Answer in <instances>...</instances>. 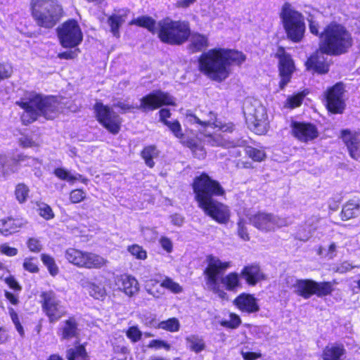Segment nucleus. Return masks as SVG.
I'll return each mask as SVG.
<instances>
[{"instance_id":"obj_16","label":"nucleus","mask_w":360,"mask_h":360,"mask_svg":"<svg viewBox=\"0 0 360 360\" xmlns=\"http://www.w3.org/2000/svg\"><path fill=\"white\" fill-rule=\"evenodd\" d=\"M97 120L110 133L116 134L120 130L121 118L108 105L97 102L94 105Z\"/></svg>"},{"instance_id":"obj_37","label":"nucleus","mask_w":360,"mask_h":360,"mask_svg":"<svg viewBox=\"0 0 360 360\" xmlns=\"http://www.w3.org/2000/svg\"><path fill=\"white\" fill-rule=\"evenodd\" d=\"M145 289L146 292L155 298H160L165 294V290L162 285V282L155 279H150L146 281Z\"/></svg>"},{"instance_id":"obj_41","label":"nucleus","mask_w":360,"mask_h":360,"mask_svg":"<svg viewBox=\"0 0 360 360\" xmlns=\"http://www.w3.org/2000/svg\"><path fill=\"white\" fill-rule=\"evenodd\" d=\"M54 174L61 180H65L68 182H74L76 180H79L82 176L79 174L75 175L72 174L69 171L63 168H57L54 170Z\"/></svg>"},{"instance_id":"obj_12","label":"nucleus","mask_w":360,"mask_h":360,"mask_svg":"<svg viewBox=\"0 0 360 360\" xmlns=\"http://www.w3.org/2000/svg\"><path fill=\"white\" fill-rule=\"evenodd\" d=\"M244 114L251 130L257 134H264L269 128L266 108L258 101L248 104L244 108Z\"/></svg>"},{"instance_id":"obj_31","label":"nucleus","mask_w":360,"mask_h":360,"mask_svg":"<svg viewBox=\"0 0 360 360\" xmlns=\"http://www.w3.org/2000/svg\"><path fill=\"white\" fill-rule=\"evenodd\" d=\"M81 285L86 288L89 294L95 299L102 300L106 295V290L101 283H96L89 281H82Z\"/></svg>"},{"instance_id":"obj_2","label":"nucleus","mask_w":360,"mask_h":360,"mask_svg":"<svg viewBox=\"0 0 360 360\" xmlns=\"http://www.w3.org/2000/svg\"><path fill=\"white\" fill-rule=\"evenodd\" d=\"M16 104L24 110L21 119L25 124L35 121L39 115L47 120L54 119L63 108L55 97L34 94H30L27 99L16 102Z\"/></svg>"},{"instance_id":"obj_4","label":"nucleus","mask_w":360,"mask_h":360,"mask_svg":"<svg viewBox=\"0 0 360 360\" xmlns=\"http://www.w3.org/2000/svg\"><path fill=\"white\" fill-rule=\"evenodd\" d=\"M209 117L207 119H200L193 115H188L186 117L188 122L191 123H197L202 125L204 127H211L216 131L214 134L207 131L205 134V136L207 139V141L212 146H223L225 148H232L236 146H243L244 141L242 140H238L237 141H229L225 140L218 131H232L233 125L231 124H222L216 119V116L212 112H209Z\"/></svg>"},{"instance_id":"obj_49","label":"nucleus","mask_w":360,"mask_h":360,"mask_svg":"<svg viewBox=\"0 0 360 360\" xmlns=\"http://www.w3.org/2000/svg\"><path fill=\"white\" fill-rule=\"evenodd\" d=\"M143 333L137 326H130L126 331V336L131 342L141 340Z\"/></svg>"},{"instance_id":"obj_23","label":"nucleus","mask_w":360,"mask_h":360,"mask_svg":"<svg viewBox=\"0 0 360 360\" xmlns=\"http://www.w3.org/2000/svg\"><path fill=\"white\" fill-rule=\"evenodd\" d=\"M116 285L127 295L131 297L139 290V284L135 277L129 274H122L117 277Z\"/></svg>"},{"instance_id":"obj_38","label":"nucleus","mask_w":360,"mask_h":360,"mask_svg":"<svg viewBox=\"0 0 360 360\" xmlns=\"http://www.w3.org/2000/svg\"><path fill=\"white\" fill-rule=\"evenodd\" d=\"M14 172L13 166L9 160L8 155L0 154V179H6Z\"/></svg>"},{"instance_id":"obj_22","label":"nucleus","mask_w":360,"mask_h":360,"mask_svg":"<svg viewBox=\"0 0 360 360\" xmlns=\"http://www.w3.org/2000/svg\"><path fill=\"white\" fill-rule=\"evenodd\" d=\"M292 132L298 140L302 142L311 141L319 135L316 127L310 123L293 122Z\"/></svg>"},{"instance_id":"obj_6","label":"nucleus","mask_w":360,"mask_h":360,"mask_svg":"<svg viewBox=\"0 0 360 360\" xmlns=\"http://www.w3.org/2000/svg\"><path fill=\"white\" fill-rule=\"evenodd\" d=\"M32 15L39 26L51 28L63 15L61 5L57 0H32Z\"/></svg>"},{"instance_id":"obj_47","label":"nucleus","mask_w":360,"mask_h":360,"mask_svg":"<svg viewBox=\"0 0 360 360\" xmlns=\"http://www.w3.org/2000/svg\"><path fill=\"white\" fill-rule=\"evenodd\" d=\"M163 290L167 289L174 294L181 293L183 292V288L176 282L174 281L172 278L167 277L162 282Z\"/></svg>"},{"instance_id":"obj_26","label":"nucleus","mask_w":360,"mask_h":360,"mask_svg":"<svg viewBox=\"0 0 360 360\" xmlns=\"http://www.w3.org/2000/svg\"><path fill=\"white\" fill-rule=\"evenodd\" d=\"M26 224L27 221L22 217L3 218L0 219V232L4 236H8L18 231Z\"/></svg>"},{"instance_id":"obj_19","label":"nucleus","mask_w":360,"mask_h":360,"mask_svg":"<svg viewBox=\"0 0 360 360\" xmlns=\"http://www.w3.org/2000/svg\"><path fill=\"white\" fill-rule=\"evenodd\" d=\"M275 57L278 60V68L281 78L279 86L283 89L290 82L292 75L295 70V66L291 56L286 52L283 47L277 49Z\"/></svg>"},{"instance_id":"obj_15","label":"nucleus","mask_w":360,"mask_h":360,"mask_svg":"<svg viewBox=\"0 0 360 360\" xmlns=\"http://www.w3.org/2000/svg\"><path fill=\"white\" fill-rule=\"evenodd\" d=\"M41 297L42 310L49 318L50 323L58 321L65 314V307L53 291L42 292Z\"/></svg>"},{"instance_id":"obj_5","label":"nucleus","mask_w":360,"mask_h":360,"mask_svg":"<svg viewBox=\"0 0 360 360\" xmlns=\"http://www.w3.org/2000/svg\"><path fill=\"white\" fill-rule=\"evenodd\" d=\"M279 18L288 39L295 43L301 41L305 32L304 15L285 2L281 8Z\"/></svg>"},{"instance_id":"obj_11","label":"nucleus","mask_w":360,"mask_h":360,"mask_svg":"<svg viewBox=\"0 0 360 360\" xmlns=\"http://www.w3.org/2000/svg\"><path fill=\"white\" fill-rule=\"evenodd\" d=\"M208 264L205 270L206 276V284L208 288L214 294L217 295L221 299H227V293L221 288L219 283V274L221 271L231 267L230 262H222L219 259L212 255L207 258Z\"/></svg>"},{"instance_id":"obj_58","label":"nucleus","mask_w":360,"mask_h":360,"mask_svg":"<svg viewBox=\"0 0 360 360\" xmlns=\"http://www.w3.org/2000/svg\"><path fill=\"white\" fill-rule=\"evenodd\" d=\"M159 243L161 245L162 248L165 250L167 252H172L173 250V243L172 240L166 237L162 236L159 240Z\"/></svg>"},{"instance_id":"obj_28","label":"nucleus","mask_w":360,"mask_h":360,"mask_svg":"<svg viewBox=\"0 0 360 360\" xmlns=\"http://www.w3.org/2000/svg\"><path fill=\"white\" fill-rule=\"evenodd\" d=\"M240 275L250 285H255L258 282L265 278L264 273L257 264L245 266L242 269Z\"/></svg>"},{"instance_id":"obj_3","label":"nucleus","mask_w":360,"mask_h":360,"mask_svg":"<svg viewBox=\"0 0 360 360\" xmlns=\"http://www.w3.org/2000/svg\"><path fill=\"white\" fill-rule=\"evenodd\" d=\"M320 50L326 54L338 55L345 53L352 45V38L340 25L330 24L320 36Z\"/></svg>"},{"instance_id":"obj_40","label":"nucleus","mask_w":360,"mask_h":360,"mask_svg":"<svg viewBox=\"0 0 360 360\" xmlns=\"http://www.w3.org/2000/svg\"><path fill=\"white\" fill-rule=\"evenodd\" d=\"M68 360H89L86 350L83 346L70 349L67 353Z\"/></svg>"},{"instance_id":"obj_44","label":"nucleus","mask_w":360,"mask_h":360,"mask_svg":"<svg viewBox=\"0 0 360 360\" xmlns=\"http://www.w3.org/2000/svg\"><path fill=\"white\" fill-rule=\"evenodd\" d=\"M158 327L169 332H176L179 330L180 323L177 319L171 318L167 321H163L159 323Z\"/></svg>"},{"instance_id":"obj_24","label":"nucleus","mask_w":360,"mask_h":360,"mask_svg":"<svg viewBox=\"0 0 360 360\" xmlns=\"http://www.w3.org/2000/svg\"><path fill=\"white\" fill-rule=\"evenodd\" d=\"M342 138L347 146L351 157L360 161V141L358 135L349 130H343Z\"/></svg>"},{"instance_id":"obj_7","label":"nucleus","mask_w":360,"mask_h":360,"mask_svg":"<svg viewBox=\"0 0 360 360\" xmlns=\"http://www.w3.org/2000/svg\"><path fill=\"white\" fill-rule=\"evenodd\" d=\"M158 36L164 42L172 45L182 44L190 36L188 22L165 18L158 21Z\"/></svg>"},{"instance_id":"obj_56","label":"nucleus","mask_w":360,"mask_h":360,"mask_svg":"<svg viewBox=\"0 0 360 360\" xmlns=\"http://www.w3.org/2000/svg\"><path fill=\"white\" fill-rule=\"evenodd\" d=\"M148 347L155 349H160L161 348H164L166 350H169L170 349L169 344H168L167 342H165L163 340H151L149 342V344L148 345Z\"/></svg>"},{"instance_id":"obj_21","label":"nucleus","mask_w":360,"mask_h":360,"mask_svg":"<svg viewBox=\"0 0 360 360\" xmlns=\"http://www.w3.org/2000/svg\"><path fill=\"white\" fill-rule=\"evenodd\" d=\"M344 86L338 83L330 88L326 93L328 109L334 113H341L345 108Z\"/></svg>"},{"instance_id":"obj_36","label":"nucleus","mask_w":360,"mask_h":360,"mask_svg":"<svg viewBox=\"0 0 360 360\" xmlns=\"http://www.w3.org/2000/svg\"><path fill=\"white\" fill-rule=\"evenodd\" d=\"M128 12L129 11H126L123 14H114L108 18V24L115 37L120 36L119 28L125 22Z\"/></svg>"},{"instance_id":"obj_32","label":"nucleus","mask_w":360,"mask_h":360,"mask_svg":"<svg viewBox=\"0 0 360 360\" xmlns=\"http://www.w3.org/2000/svg\"><path fill=\"white\" fill-rule=\"evenodd\" d=\"M223 286L229 291H236L242 287L240 275L236 272H231L220 279Z\"/></svg>"},{"instance_id":"obj_29","label":"nucleus","mask_w":360,"mask_h":360,"mask_svg":"<svg viewBox=\"0 0 360 360\" xmlns=\"http://www.w3.org/2000/svg\"><path fill=\"white\" fill-rule=\"evenodd\" d=\"M324 53L320 50V53L317 52L311 56L306 63L307 68L314 70L319 73H326L328 71V65L324 58Z\"/></svg>"},{"instance_id":"obj_13","label":"nucleus","mask_w":360,"mask_h":360,"mask_svg":"<svg viewBox=\"0 0 360 360\" xmlns=\"http://www.w3.org/2000/svg\"><path fill=\"white\" fill-rule=\"evenodd\" d=\"M250 222L263 232L274 231L278 228L288 226L292 223L289 217H281L271 213L259 212L249 218Z\"/></svg>"},{"instance_id":"obj_48","label":"nucleus","mask_w":360,"mask_h":360,"mask_svg":"<svg viewBox=\"0 0 360 360\" xmlns=\"http://www.w3.org/2000/svg\"><path fill=\"white\" fill-rule=\"evenodd\" d=\"M127 250L138 259L145 260L147 258V252L139 245H129L127 248Z\"/></svg>"},{"instance_id":"obj_8","label":"nucleus","mask_w":360,"mask_h":360,"mask_svg":"<svg viewBox=\"0 0 360 360\" xmlns=\"http://www.w3.org/2000/svg\"><path fill=\"white\" fill-rule=\"evenodd\" d=\"M65 258L71 264L86 269H100L106 267L108 260L103 256L88 251L69 248L65 252Z\"/></svg>"},{"instance_id":"obj_34","label":"nucleus","mask_w":360,"mask_h":360,"mask_svg":"<svg viewBox=\"0 0 360 360\" xmlns=\"http://www.w3.org/2000/svg\"><path fill=\"white\" fill-rule=\"evenodd\" d=\"M129 25H136L144 28H146L148 31L152 32L153 34H158V22H156L155 20L150 17V16H141L137 18L133 19Z\"/></svg>"},{"instance_id":"obj_39","label":"nucleus","mask_w":360,"mask_h":360,"mask_svg":"<svg viewBox=\"0 0 360 360\" xmlns=\"http://www.w3.org/2000/svg\"><path fill=\"white\" fill-rule=\"evenodd\" d=\"M142 158L144 159L146 164L153 167L155 165L153 159L158 156V150L155 146H150L146 147L142 153Z\"/></svg>"},{"instance_id":"obj_45","label":"nucleus","mask_w":360,"mask_h":360,"mask_svg":"<svg viewBox=\"0 0 360 360\" xmlns=\"http://www.w3.org/2000/svg\"><path fill=\"white\" fill-rule=\"evenodd\" d=\"M245 153L252 160L256 162H262L266 157L264 150L257 149L251 146H248L245 149Z\"/></svg>"},{"instance_id":"obj_27","label":"nucleus","mask_w":360,"mask_h":360,"mask_svg":"<svg viewBox=\"0 0 360 360\" xmlns=\"http://www.w3.org/2000/svg\"><path fill=\"white\" fill-rule=\"evenodd\" d=\"M346 357V349L342 344L340 343L328 345L321 354V360H345Z\"/></svg>"},{"instance_id":"obj_43","label":"nucleus","mask_w":360,"mask_h":360,"mask_svg":"<svg viewBox=\"0 0 360 360\" xmlns=\"http://www.w3.org/2000/svg\"><path fill=\"white\" fill-rule=\"evenodd\" d=\"M76 323L73 320L66 321L62 329V338L69 339L73 338L76 335Z\"/></svg>"},{"instance_id":"obj_42","label":"nucleus","mask_w":360,"mask_h":360,"mask_svg":"<svg viewBox=\"0 0 360 360\" xmlns=\"http://www.w3.org/2000/svg\"><path fill=\"white\" fill-rule=\"evenodd\" d=\"M41 259L43 264L47 267L51 275L56 276L58 274V267L53 257L47 254H41Z\"/></svg>"},{"instance_id":"obj_62","label":"nucleus","mask_w":360,"mask_h":360,"mask_svg":"<svg viewBox=\"0 0 360 360\" xmlns=\"http://www.w3.org/2000/svg\"><path fill=\"white\" fill-rule=\"evenodd\" d=\"M19 143L23 148H33L37 146L30 138L25 136L20 138Z\"/></svg>"},{"instance_id":"obj_54","label":"nucleus","mask_w":360,"mask_h":360,"mask_svg":"<svg viewBox=\"0 0 360 360\" xmlns=\"http://www.w3.org/2000/svg\"><path fill=\"white\" fill-rule=\"evenodd\" d=\"M29 250L33 252H39L42 249V245L40 240L35 238H30L27 242Z\"/></svg>"},{"instance_id":"obj_1","label":"nucleus","mask_w":360,"mask_h":360,"mask_svg":"<svg viewBox=\"0 0 360 360\" xmlns=\"http://www.w3.org/2000/svg\"><path fill=\"white\" fill-rule=\"evenodd\" d=\"M246 60L243 53L215 48L203 53L199 59L200 70L212 80L221 82L229 77L232 64L240 65Z\"/></svg>"},{"instance_id":"obj_35","label":"nucleus","mask_w":360,"mask_h":360,"mask_svg":"<svg viewBox=\"0 0 360 360\" xmlns=\"http://www.w3.org/2000/svg\"><path fill=\"white\" fill-rule=\"evenodd\" d=\"M190 49L193 52L200 51L208 46L207 37L199 33H190Z\"/></svg>"},{"instance_id":"obj_10","label":"nucleus","mask_w":360,"mask_h":360,"mask_svg":"<svg viewBox=\"0 0 360 360\" xmlns=\"http://www.w3.org/2000/svg\"><path fill=\"white\" fill-rule=\"evenodd\" d=\"M288 283L298 295L307 299L312 295L319 297L329 295L333 291V285L330 282L317 283L308 279H295L292 277L288 278Z\"/></svg>"},{"instance_id":"obj_46","label":"nucleus","mask_w":360,"mask_h":360,"mask_svg":"<svg viewBox=\"0 0 360 360\" xmlns=\"http://www.w3.org/2000/svg\"><path fill=\"white\" fill-rule=\"evenodd\" d=\"M30 190L28 187L24 184H19L16 186L15 190V195L17 200L20 203L25 202L29 195Z\"/></svg>"},{"instance_id":"obj_18","label":"nucleus","mask_w":360,"mask_h":360,"mask_svg":"<svg viewBox=\"0 0 360 360\" xmlns=\"http://www.w3.org/2000/svg\"><path fill=\"white\" fill-rule=\"evenodd\" d=\"M165 124L169 127L177 139H180L182 144L191 149L195 158L198 159H204L205 158L206 151L202 145V143L197 138L185 139L181 131V124L178 121H165Z\"/></svg>"},{"instance_id":"obj_63","label":"nucleus","mask_w":360,"mask_h":360,"mask_svg":"<svg viewBox=\"0 0 360 360\" xmlns=\"http://www.w3.org/2000/svg\"><path fill=\"white\" fill-rule=\"evenodd\" d=\"M115 106L120 108L122 110V112H126L127 111L131 110L135 108L137 109V106H134L128 103L121 102V101H120L117 104H115Z\"/></svg>"},{"instance_id":"obj_53","label":"nucleus","mask_w":360,"mask_h":360,"mask_svg":"<svg viewBox=\"0 0 360 360\" xmlns=\"http://www.w3.org/2000/svg\"><path fill=\"white\" fill-rule=\"evenodd\" d=\"M238 225V234L239 237L243 240L248 241L250 240L249 233L248 232L246 224L243 219H240L237 224Z\"/></svg>"},{"instance_id":"obj_61","label":"nucleus","mask_w":360,"mask_h":360,"mask_svg":"<svg viewBox=\"0 0 360 360\" xmlns=\"http://www.w3.org/2000/svg\"><path fill=\"white\" fill-rule=\"evenodd\" d=\"M79 52V49H76L72 51H68L60 53H58V57L60 59H74L78 56Z\"/></svg>"},{"instance_id":"obj_55","label":"nucleus","mask_w":360,"mask_h":360,"mask_svg":"<svg viewBox=\"0 0 360 360\" xmlns=\"http://www.w3.org/2000/svg\"><path fill=\"white\" fill-rule=\"evenodd\" d=\"M13 73V67L8 63H0V78L1 80L9 78Z\"/></svg>"},{"instance_id":"obj_20","label":"nucleus","mask_w":360,"mask_h":360,"mask_svg":"<svg viewBox=\"0 0 360 360\" xmlns=\"http://www.w3.org/2000/svg\"><path fill=\"white\" fill-rule=\"evenodd\" d=\"M199 207L219 224H226L229 221L231 212L228 206L214 199Z\"/></svg>"},{"instance_id":"obj_17","label":"nucleus","mask_w":360,"mask_h":360,"mask_svg":"<svg viewBox=\"0 0 360 360\" xmlns=\"http://www.w3.org/2000/svg\"><path fill=\"white\" fill-rule=\"evenodd\" d=\"M174 98L168 93L155 90L140 99V105L137 109L143 112L154 110L165 105H174Z\"/></svg>"},{"instance_id":"obj_60","label":"nucleus","mask_w":360,"mask_h":360,"mask_svg":"<svg viewBox=\"0 0 360 360\" xmlns=\"http://www.w3.org/2000/svg\"><path fill=\"white\" fill-rule=\"evenodd\" d=\"M0 252L8 257H13L18 254V250L16 248L10 247L6 243L0 245Z\"/></svg>"},{"instance_id":"obj_9","label":"nucleus","mask_w":360,"mask_h":360,"mask_svg":"<svg viewBox=\"0 0 360 360\" xmlns=\"http://www.w3.org/2000/svg\"><path fill=\"white\" fill-rule=\"evenodd\" d=\"M193 189L198 207L214 200L213 196L224 194V190L220 184L205 173L195 178Z\"/></svg>"},{"instance_id":"obj_52","label":"nucleus","mask_w":360,"mask_h":360,"mask_svg":"<svg viewBox=\"0 0 360 360\" xmlns=\"http://www.w3.org/2000/svg\"><path fill=\"white\" fill-rule=\"evenodd\" d=\"M39 214L45 219H51L53 218L54 214L51 207L46 204L41 203L39 205Z\"/></svg>"},{"instance_id":"obj_51","label":"nucleus","mask_w":360,"mask_h":360,"mask_svg":"<svg viewBox=\"0 0 360 360\" xmlns=\"http://www.w3.org/2000/svg\"><path fill=\"white\" fill-rule=\"evenodd\" d=\"M86 193L82 189H74L70 193V200L72 203H79L86 198Z\"/></svg>"},{"instance_id":"obj_50","label":"nucleus","mask_w":360,"mask_h":360,"mask_svg":"<svg viewBox=\"0 0 360 360\" xmlns=\"http://www.w3.org/2000/svg\"><path fill=\"white\" fill-rule=\"evenodd\" d=\"M229 320L221 321L220 322L221 326L229 328H236L240 325L241 320L237 314L231 313L229 315Z\"/></svg>"},{"instance_id":"obj_64","label":"nucleus","mask_w":360,"mask_h":360,"mask_svg":"<svg viewBox=\"0 0 360 360\" xmlns=\"http://www.w3.org/2000/svg\"><path fill=\"white\" fill-rule=\"evenodd\" d=\"M353 268L352 264L348 262H344L342 264H340L339 266H338L336 271L339 273L343 274L345 273L349 270H351Z\"/></svg>"},{"instance_id":"obj_57","label":"nucleus","mask_w":360,"mask_h":360,"mask_svg":"<svg viewBox=\"0 0 360 360\" xmlns=\"http://www.w3.org/2000/svg\"><path fill=\"white\" fill-rule=\"evenodd\" d=\"M304 96V95L303 94H298L292 97H290L287 100V103H288V105L292 108L298 107L301 105V103L303 101Z\"/></svg>"},{"instance_id":"obj_59","label":"nucleus","mask_w":360,"mask_h":360,"mask_svg":"<svg viewBox=\"0 0 360 360\" xmlns=\"http://www.w3.org/2000/svg\"><path fill=\"white\" fill-rule=\"evenodd\" d=\"M23 267L25 270L31 273H36L39 270L37 263L31 258H26L25 259Z\"/></svg>"},{"instance_id":"obj_25","label":"nucleus","mask_w":360,"mask_h":360,"mask_svg":"<svg viewBox=\"0 0 360 360\" xmlns=\"http://www.w3.org/2000/svg\"><path fill=\"white\" fill-rule=\"evenodd\" d=\"M233 302L243 312L255 313L259 309L256 298L250 294H240L234 300Z\"/></svg>"},{"instance_id":"obj_14","label":"nucleus","mask_w":360,"mask_h":360,"mask_svg":"<svg viewBox=\"0 0 360 360\" xmlns=\"http://www.w3.org/2000/svg\"><path fill=\"white\" fill-rule=\"evenodd\" d=\"M57 32L60 43L64 48L76 47L83 39L82 30L75 20H69L63 22L58 27Z\"/></svg>"},{"instance_id":"obj_30","label":"nucleus","mask_w":360,"mask_h":360,"mask_svg":"<svg viewBox=\"0 0 360 360\" xmlns=\"http://www.w3.org/2000/svg\"><path fill=\"white\" fill-rule=\"evenodd\" d=\"M360 215V200L354 198L347 201L342 207L341 218L349 220Z\"/></svg>"},{"instance_id":"obj_33","label":"nucleus","mask_w":360,"mask_h":360,"mask_svg":"<svg viewBox=\"0 0 360 360\" xmlns=\"http://www.w3.org/2000/svg\"><path fill=\"white\" fill-rule=\"evenodd\" d=\"M186 345L187 349L196 354L204 351L206 344L202 337L192 334L186 338Z\"/></svg>"}]
</instances>
